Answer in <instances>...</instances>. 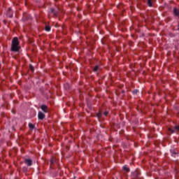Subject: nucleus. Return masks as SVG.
I'll return each mask as SVG.
<instances>
[{
    "label": "nucleus",
    "instance_id": "obj_1",
    "mask_svg": "<svg viewBox=\"0 0 179 179\" xmlns=\"http://www.w3.org/2000/svg\"><path fill=\"white\" fill-rule=\"evenodd\" d=\"M19 44L20 43L17 37L13 38L12 41V44H11V51H13V52H17V51L20 50V47H19Z\"/></svg>",
    "mask_w": 179,
    "mask_h": 179
},
{
    "label": "nucleus",
    "instance_id": "obj_2",
    "mask_svg": "<svg viewBox=\"0 0 179 179\" xmlns=\"http://www.w3.org/2000/svg\"><path fill=\"white\" fill-rule=\"evenodd\" d=\"M139 176H141V171L136 170L131 173V179H139Z\"/></svg>",
    "mask_w": 179,
    "mask_h": 179
},
{
    "label": "nucleus",
    "instance_id": "obj_3",
    "mask_svg": "<svg viewBox=\"0 0 179 179\" xmlns=\"http://www.w3.org/2000/svg\"><path fill=\"white\" fill-rule=\"evenodd\" d=\"M170 154L172 157H177L178 156V152H177V150L176 149H171Z\"/></svg>",
    "mask_w": 179,
    "mask_h": 179
},
{
    "label": "nucleus",
    "instance_id": "obj_4",
    "mask_svg": "<svg viewBox=\"0 0 179 179\" xmlns=\"http://www.w3.org/2000/svg\"><path fill=\"white\" fill-rule=\"evenodd\" d=\"M169 131L171 134H174L176 132H178V131H179V126H176L173 128L169 129Z\"/></svg>",
    "mask_w": 179,
    "mask_h": 179
},
{
    "label": "nucleus",
    "instance_id": "obj_5",
    "mask_svg": "<svg viewBox=\"0 0 179 179\" xmlns=\"http://www.w3.org/2000/svg\"><path fill=\"white\" fill-rule=\"evenodd\" d=\"M49 13H52L53 16H58V10L51 8L49 9Z\"/></svg>",
    "mask_w": 179,
    "mask_h": 179
},
{
    "label": "nucleus",
    "instance_id": "obj_6",
    "mask_svg": "<svg viewBox=\"0 0 179 179\" xmlns=\"http://www.w3.org/2000/svg\"><path fill=\"white\" fill-rule=\"evenodd\" d=\"M173 15L175 16V17H179V9L174 7L173 8Z\"/></svg>",
    "mask_w": 179,
    "mask_h": 179
},
{
    "label": "nucleus",
    "instance_id": "obj_7",
    "mask_svg": "<svg viewBox=\"0 0 179 179\" xmlns=\"http://www.w3.org/2000/svg\"><path fill=\"white\" fill-rule=\"evenodd\" d=\"M6 15L8 17H13V12L12 11V8H9L7 10Z\"/></svg>",
    "mask_w": 179,
    "mask_h": 179
},
{
    "label": "nucleus",
    "instance_id": "obj_8",
    "mask_svg": "<svg viewBox=\"0 0 179 179\" xmlns=\"http://www.w3.org/2000/svg\"><path fill=\"white\" fill-rule=\"evenodd\" d=\"M38 120H43V118H45V115L43 112L39 111L38 113Z\"/></svg>",
    "mask_w": 179,
    "mask_h": 179
},
{
    "label": "nucleus",
    "instance_id": "obj_9",
    "mask_svg": "<svg viewBox=\"0 0 179 179\" xmlns=\"http://www.w3.org/2000/svg\"><path fill=\"white\" fill-rule=\"evenodd\" d=\"M41 109L43 113H48V107L46 105H41Z\"/></svg>",
    "mask_w": 179,
    "mask_h": 179
},
{
    "label": "nucleus",
    "instance_id": "obj_10",
    "mask_svg": "<svg viewBox=\"0 0 179 179\" xmlns=\"http://www.w3.org/2000/svg\"><path fill=\"white\" fill-rule=\"evenodd\" d=\"M24 163H25V164H27V166H30L33 164V161L30 159H26L24 160Z\"/></svg>",
    "mask_w": 179,
    "mask_h": 179
},
{
    "label": "nucleus",
    "instance_id": "obj_11",
    "mask_svg": "<svg viewBox=\"0 0 179 179\" xmlns=\"http://www.w3.org/2000/svg\"><path fill=\"white\" fill-rule=\"evenodd\" d=\"M147 5H148L150 8H152V6H153V1H152V0H148V1H147Z\"/></svg>",
    "mask_w": 179,
    "mask_h": 179
},
{
    "label": "nucleus",
    "instance_id": "obj_12",
    "mask_svg": "<svg viewBox=\"0 0 179 179\" xmlns=\"http://www.w3.org/2000/svg\"><path fill=\"white\" fill-rule=\"evenodd\" d=\"M123 170L124 171H126V173H129L130 171V169L129 168H128V166L127 165H124L123 167H122Z\"/></svg>",
    "mask_w": 179,
    "mask_h": 179
},
{
    "label": "nucleus",
    "instance_id": "obj_13",
    "mask_svg": "<svg viewBox=\"0 0 179 179\" xmlns=\"http://www.w3.org/2000/svg\"><path fill=\"white\" fill-rule=\"evenodd\" d=\"M99 69H100V66L99 65H96L94 67L93 72H97V71H99Z\"/></svg>",
    "mask_w": 179,
    "mask_h": 179
},
{
    "label": "nucleus",
    "instance_id": "obj_14",
    "mask_svg": "<svg viewBox=\"0 0 179 179\" xmlns=\"http://www.w3.org/2000/svg\"><path fill=\"white\" fill-rule=\"evenodd\" d=\"M45 31H51V27L46 25L45 27Z\"/></svg>",
    "mask_w": 179,
    "mask_h": 179
},
{
    "label": "nucleus",
    "instance_id": "obj_15",
    "mask_svg": "<svg viewBox=\"0 0 179 179\" xmlns=\"http://www.w3.org/2000/svg\"><path fill=\"white\" fill-rule=\"evenodd\" d=\"M29 127L30 129H34V128H36V126L34 124H33L32 123H29Z\"/></svg>",
    "mask_w": 179,
    "mask_h": 179
},
{
    "label": "nucleus",
    "instance_id": "obj_16",
    "mask_svg": "<svg viewBox=\"0 0 179 179\" xmlns=\"http://www.w3.org/2000/svg\"><path fill=\"white\" fill-rule=\"evenodd\" d=\"M55 163V159L54 157H52L50 159V166H52V164H54Z\"/></svg>",
    "mask_w": 179,
    "mask_h": 179
},
{
    "label": "nucleus",
    "instance_id": "obj_17",
    "mask_svg": "<svg viewBox=\"0 0 179 179\" xmlns=\"http://www.w3.org/2000/svg\"><path fill=\"white\" fill-rule=\"evenodd\" d=\"M138 93H139V90H134L132 92V94H134V95L138 94Z\"/></svg>",
    "mask_w": 179,
    "mask_h": 179
},
{
    "label": "nucleus",
    "instance_id": "obj_18",
    "mask_svg": "<svg viewBox=\"0 0 179 179\" xmlns=\"http://www.w3.org/2000/svg\"><path fill=\"white\" fill-rule=\"evenodd\" d=\"M29 69L31 72H34V66H33V65L29 64Z\"/></svg>",
    "mask_w": 179,
    "mask_h": 179
},
{
    "label": "nucleus",
    "instance_id": "obj_19",
    "mask_svg": "<svg viewBox=\"0 0 179 179\" xmlns=\"http://www.w3.org/2000/svg\"><path fill=\"white\" fill-rule=\"evenodd\" d=\"M101 115H102V114L101 112H99L98 113H96V117L99 119L101 118Z\"/></svg>",
    "mask_w": 179,
    "mask_h": 179
},
{
    "label": "nucleus",
    "instance_id": "obj_20",
    "mask_svg": "<svg viewBox=\"0 0 179 179\" xmlns=\"http://www.w3.org/2000/svg\"><path fill=\"white\" fill-rule=\"evenodd\" d=\"M103 115H104L106 117H107V116L108 115V111H105V112L103 113Z\"/></svg>",
    "mask_w": 179,
    "mask_h": 179
},
{
    "label": "nucleus",
    "instance_id": "obj_21",
    "mask_svg": "<svg viewBox=\"0 0 179 179\" xmlns=\"http://www.w3.org/2000/svg\"><path fill=\"white\" fill-rule=\"evenodd\" d=\"M0 68H1V63H0Z\"/></svg>",
    "mask_w": 179,
    "mask_h": 179
},
{
    "label": "nucleus",
    "instance_id": "obj_22",
    "mask_svg": "<svg viewBox=\"0 0 179 179\" xmlns=\"http://www.w3.org/2000/svg\"><path fill=\"white\" fill-rule=\"evenodd\" d=\"M0 179H2V178H0Z\"/></svg>",
    "mask_w": 179,
    "mask_h": 179
}]
</instances>
